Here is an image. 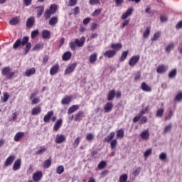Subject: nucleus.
<instances>
[{
  "label": "nucleus",
  "mask_w": 182,
  "mask_h": 182,
  "mask_svg": "<svg viewBox=\"0 0 182 182\" xmlns=\"http://www.w3.org/2000/svg\"><path fill=\"white\" fill-rule=\"evenodd\" d=\"M15 159H16V157L14 155H11V156H9L5 161V163H4L5 167H8L9 166H11L12 163H14V161H15Z\"/></svg>",
  "instance_id": "8"
},
{
  "label": "nucleus",
  "mask_w": 182,
  "mask_h": 182,
  "mask_svg": "<svg viewBox=\"0 0 182 182\" xmlns=\"http://www.w3.org/2000/svg\"><path fill=\"white\" fill-rule=\"evenodd\" d=\"M149 36H150V27H147L143 33V38H144V39H147Z\"/></svg>",
  "instance_id": "38"
},
{
  "label": "nucleus",
  "mask_w": 182,
  "mask_h": 182,
  "mask_svg": "<svg viewBox=\"0 0 182 182\" xmlns=\"http://www.w3.org/2000/svg\"><path fill=\"white\" fill-rule=\"evenodd\" d=\"M59 71V64L54 65L50 70V75L51 76H53L54 75H56L58 72Z\"/></svg>",
  "instance_id": "13"
},
{
  "label": "nucleus",
  "mask_w": 182,
  "mask_h": 182,
  "mask_svg": "<svg viewBox=\"0 0 182 182\" xmlns=\"http://www.w3.org/2000/svg\"><path fill=\"white\" fill-rule=\"evenodd\" d=\"M49 11H50V12L55 15V14H56V11H58V6L56 4H52L50 6V9Z\"/></svg>",
  "instance_id": "36"
},
{
  "label": "nucleus",
  "mask_w": 182,
  "mask_h": 182,
  "mask_svg": "<svg viewBox=\"0 0 182 182\" xmlns=\"http://www.w3.org/2000/svg\"><path fill=\"white\" fill-rule=\"evenodd\" d=\"M72 102V97H65L61 101L62 105H69Z\"/></svg>",
  "instance_id": "33"
},
{
  "label": "nucleus",
  "mask_w": 182,
  "mask_h": 182,
  "mask_svg": "<svg viewBox=\"0 0 182 182\" xmlns=\"http://www.w3.org/2000/svg\"><path fill=\"white\" fill-rule=\"evenodd\" d=\"M42 37L43 39H50V31L48 30L43 31Z\"/></svg>",
  "instance_id": "28"
},
{
  "label": "nucleus",
  "mask_w": 182,
  "mask_h": 182,
  "mask_svg": "<svg viewBox=\"0 0 182 182\" xmlns=\"http://www.w3.org/2000/svg\"><path fill=\"white\" fill-rule=\"evenodd\" d=\"M176 46V44H174V43H169L165 50L166 52V53H170V52H171V50H173V49H174V47Z\"/></svg>",
  "instance_id": "29"
},
{
  "label": "nucleus",
  "mask_w": 182,
  "mask_h": 182,
  "mask_svg": "<svg viewBox=\"0 0 182 182\" xmlns=\"http://www.w3.org/2000/svg\"><path fill=\"white\" fill-rule=\"evenodd\" d=\"M83 117H85V112L83 111H80L75 114L74 120L75 122H80Z\"/></svg>",
  "instance_id": "15"
},
{
  "label": "nucleus",
  "mask_w": 182,
  "mask_h": 182,
  "mask_svg": "<svg viewBox=\"0 0 182 182\" xmlns=\"http://www.w3.org/2000/svg\"><path fill=\"white\" fill-rule=\"evenodd\" d=\"M176 28L177 29H181L182 28V21H179L176 25Z\"/></svg>",
  "instance_id": "64"
},
{
  "label": "nucleus",
  "mask_w": 182,
  "mask_h": 182,
  "mask_svg": "<svg viewBox=\"0 0 182 182\" xmlns=\"http://www.w3.org/2000/svg\"><path fill=\"white\" fill-rule=\"evenodd\" d=\"M21 159L16 160L13 165L14 171H16L17 170H19V168H21Z\"/></svg>",
  "instance_id": "19"
},
{
  "label": "nucleus",
  "mask_w": 182,
  "mask_h": 182,
  "mask_svg": "<svg viewBox=\"0 0 182 182\" xmlns=\"http://www.w3.org/2000/svg\"><path fill=\"white\" fill-rule=\"evenodd\" d=\"M177 76V70L176 69H173L172 70L171 72H169L168 73V77L170 79H174V77Z\"/></svg>",
  "instance_id": "35"
},
{
  "label": "nucleus",
  "mask_w": 182,
  "mask_h": 182,
  "mask_svg": "<svg viewBox=\"0 0 182 182\" xmlns=\"http://www.w3.org/2000/svg\"><path fill=\"white\" fill-rule=\"evenodd\" d=\"M63 171H65V168L63 167V166H59L58 167H57L56 168L57 174H62Z\"/></svg>",
  "instance_id": "46"
},
{
  "label": "nucleus",
  "mask_w": 182,
  "mask_h": 182,
  "mask_svg": "<svg viewBox=\"0 0 182 182\" xmlns=\"http://www.w3.org/2000/svg\"><path fill=\"white\" fill-rule=\"evenodd\" d=\"M8 99H9V95L8 94V92H4V98L1 99V102L2 103H6L8 102Z\"/></svg>",
  "instance_id": "40"
},
{
  "label": "nucleus",
  "mask_w": 182,
  "mask_h": 182,
  "mask_svg": "<svg viewBox=\"0 0 182 182\" xmlns=\"http://www.w3.org/2000/svg\"><path fill=\"white\" fill-rule=\"evenodd\" d=\"M47 149L45 146H41V149L36 151V154H38V156L41 154H43L45 151H46Z\"/></svg>",
  "instance_id": "44"
},
{
  "label": "nucleus",
  "mask_w": 182,
  "mask_h": 182,
  "mask_svg": "<svg viewBox=\"0 0 182 182\" xmlns=\"http://www.w3.org/2000/svg\"><path fill=\"white\" fill-rule=\"evenodd\" d=\"M41 178H42V173L41 171H37L33 175V180L36 182L41 181Z\"/></svg>",
  "instance_id": "11"
},
{
  "label": "nucleus",
  "mask_w": 182,
  "mask_h": 182,
  "mask_svg": "<svg viewBox=\"0 0 182 182\" xmlns=\"http://www.w3.org/2000/svg\"><path fill=\"white\" fill-rule=\"evenodd\" d=\"M50 164H52V160L48 159L45 161L43 164L44 168H49L50 167Z\"/></svg>",
  "instance_id": "43"
},
{
  "label": "nucleus",
  "mask_w": 182,
  "mask_h": 182,
  "mask_svg": "<svg viewBox=\"0 0 182 182\" xmlns=\"http://www.w3.org/2000/svg\"><path fill=\"white\" fill-rule=\"evenodd\" d=\"M164 113V109H159L156 111V117H162L163 114Z\"/></svg>",
  "instance_id": "51"
},
{
  "label": "nucleus",
  "mask_w": 182,
  "mask_h": 182,
  "mask_svg": "<svg viewBox=\"0 0 182 182\" xmlns=\"http://www.w3.org/2000/svg\"><path fill=\"white\" fill-rule=\"evenodd\" d=\"M105 167H106V161H102L101 162H100V164H98V168L100 170H102V168H105Z\"/></svg>",
  "instance_id": "53"
},
{
  "label": "nucleus",
  "mask_w": 182,
  "mask_h": 182,
  "mask_svg": "<svg viewBox=\"0 0 182 182\" xmlns=\"http://www.w3.org/2000/svg\"><path fill=\"white\" fill-rule=\"evenodd\" d=\"M141 115L140 114H138L135 117H134L133 119V122L134 123H137V122L139 120H140V119H141Z\"/></svg>",
  "instance_id": "59"
},
{
  "label": "nucleus",
  "mask_w": 182,
  "mask_h": 182,
  "mask_svg": "<svg viewBox=\"0 0 182 182\" xmlns=\"http://www.w3.org/2000/svg\"><path fill=\"white\" fill-rule=\"evenodd\" d=\"M96 60H97V54L96 53L91 54L90 56V63H95Z\"/></svg>",
  "instance_id": "30"
},
{
  "label": "nucleus",
  "mask_w": 182,
  "mask_h": 182,
  "mask_svg": "<svg viewBox=\"0 0 182 182\" xmlns=\"http://www.w3.org/2000/svg\"><path fill=\"white\" fill-rule=\"evenodd\" d=\"M77 65L76 63L70 64L65 70V75H70V73L75 72V69H76V66Z\"/></svg>",
  "instance_id": "5"
},
{
  "label": "nucleus",
  "mask_w": 182,
  "mask_h": 182,
  "mask_svg": "<svg viewBox=\"0 0 182 182\" xmlns=\"http://www.w3.org/2000/svg\"><path fill=\"white\" fill-rule=\"evenodd\" d=\"M58 21H59V18H58V16L52 17L49 21V25H50V26H53L56 23H58Z\"/></svg>",
  "instance_id": "31"
},
{
  "label": "nucleus",
  "mask_w": 182,
  "mask_h": 182,
  "mask_svg": "<svg viewBox=\"0 0 182 182\" xmlns=\"http://www.w3.org/2000/svg\"><path fill=\"white\" fill-rule=\"evenodd\" d=\"M141 90L144 92H151V88L146 82H142L141 85Z\"/></svg>",
  "instance_id": "22"
},
{
  "label": "nucleus",
  "mask_w": 182,
  "mask_h": 182,
  "mask_svg": "<svg viewBox=\"0 0 182 182\" xmlns=\"http://www.w3.org/2000/svg\"><path fill=\"white\" fill-rule=\"evenodd\" d=\"M159 159L161 161H166L167 160V154L164 152L160 154Z\"/></svg>",
  "instance_id": "47"
},
{
  "label": "nucleus",
  "mask_w": 182,
  "mask_h": 182,
  "mask_svg": "<svg viewBox=\"0 0 182 182\" xmlns=\"http://www.w3.org/2000/svg\"><path fill=\"white\" fill-rule=\"evenodd\" d=\"M86 42V37L82 36L80 39L79 38H75L74 42L71 41L69 45L70 48L72 50H76V46L77 48H82L83 45H85V43Z\"/></svg>",
  "instance_id": "2"
},
{
  "label": "nucleus",
  "mask_w": 182,
  "mask_h": 182,
  "mask_svg": "<svg viewBox=\"0 0 182 182\" xmlns=\"http://www.w3.org/2000/svg\"><path fill=\"white\" fill-rule=\"evenodd\" d=\"M41 112H42V109L41 108V107H36L33 108V109L31 111V114L33 116H36V115L41 114Z\"/></svg>",
  "instance_id": "21"
},
{
  "label": "nucleus",
  "mask_w": 182,
  "mask_h": 182,
  "mask_svg": "<svg viewBox=\"0 0 182 182\" xmlns=\"http://www.w3.org/2000/svg\"><path fill=\"white\" fill-rule=\"evenodd\" d=\"M44 11H45V7H43V6H40L37 7V17L41 18V15L43 14Z\"/></svg>",
  "instance_id": "23"
},
{
  "label": "nucleus",
  "mask_w": 182,
  "mask_h": 182,
  "mask_svg": "<svg viewBox=\"0 0 182 182\" xmlns=\"http://www.w3.org/2000/svg\"><path fill=\"white\" fill-rule=\"evenodd\" d=\"M39 34V30H35L31 32V39H35Z\"/></svg>",
  "instance_id": "52"
},
{
  "label": "nucleus",
  "mask_w": 182,
  "mask_h": 182,
  "mask_svg": "<svg viewBox=\"0 0 182 182\" xmlns=\"http://www.w3.org/2000/svg\"><path fill=\"white\" fill-rule=\"evenodd\" d=\"M116 134L114 132H111L109 135L105 138L104 141L108 143L109 141H112L114 138Z\"/></svg>",
  "instance_id": "27"
},
{
  "label": "nucleus",
  "mask_w": 182,
  "mask_h": 182,
  "mask_svg": "<svg viewBox=\"0 0 182 182\" xmlns=\"http://www.w3.org/2000/svg\"><path fill=\"white\" fill-rule=\"evenodd\" d=\"M72 58V53L70 51H67L63 55V60H69Z\"/></svg>",
  "instance_id": "24"
},
{
  "label": "nucleus",
  "mask_w": 182,
  "mask_h": 182,
  "mask_svg": "<svg viewBox=\"0 0 182 182\" xmlns=\"http://www.w3.org/2000/svg\"><path fill=\"white\" fill-rule=\"evenodd\" d=\"M127 174H122L119 177V182H127Z\"/></svg>",
  "instance_id": "49"
},
{
  "label": "nucleus",
  "mask_w": 182,
  "mask_h": 182,
  "mask_svg": "<svg viewBox=\"0 0 182 182\" xmlns=\"http://www.w3.org/2000/svg\"><path fill=\"white\" fill-rule=\"evenodd\" d=\"M53 116V111H49L47 113V114L44 116V118H43L44 123H49Z\"/></svg>",
  "instance_id": "10"
},
{
  "label": "nucleus",
  "mask_w": 182,
  "mask_h": 182,
  "mask_svg": "<svg viewBox=\"0 0 182 182\" xmlns=\"http://www.w3.org/2000/svg\"><path fill=\"white\" fill-rule=\"evenodd\" d=\"M117 139H123L124 137V131L123 129H119L117 132Z\"/></svg>",
  "instance_id": "37"
},
{
  "label": "nucleus",
  "mask_w": 182,
  "mask_h": 182,
  "mask_svg": "<svg viewBox=\"0 0 182 182\" xmlns=\"http://www.w3.org/2000/svg\"><path fill=\"white\" fill-rule=\"evenodd\" d=\"M62 123H63V120H62V119H58L54 124L53 131L58 132V130L62 127Z\"/></svg>",
  "instance_id": "16"
},
{
  "label": "nucleus",
  "mask_w": 182,
  "mask_h": 182,
  "mask_svg": "<svg viewBox=\"0 0 182 182\" xmlns=\"http://www.w3.org/2000/svg\"><path fill=\"white\" fill-rule=\"evenodd\" d=\"M116 55V50H107L104 53V56L106 58H113Z\"/></svg>",
  "instance_id": "14"
},
{
  "label": "nucleus",
  "mask_w": 182,
  "mask_h": 182,
  "mask_svg": "<svg viewBox=\"0 0 182 182\" xmlns=\"http://www.w3.org/2000/svg\"><path fill=\"white\" fill-rule=\"evenodd\" d=\"M18 22H19V18L15 17V18H13L11 20H10L9 23L10 25H18Z\"/></svg>",
  "instance_id": "41"
},
{
  "label": "nucleus",
  "mask_w": 182,
  "mask_h": 182,
  "mask_svg": "<svg viewBox=\"0 0 182 182\" xmlns=\"http://www.w3.org/2000/svg\"><path fill=\"white\" fill-rule=\"evenodd\" d=\"M129 55V50L127 51H124L122 53V55L119 58L120 62H124V60H126V58H127V55Z\"/></svg>",
  "instance_id": "34"
},
{
  "label": "nucleus",
  "mask_w": 182,
  "mask_h": 182,
  "mask_svg": "<svg viewBox=\"0 0 182 182\" xmlns=\"http://www.w3.org/2000/svg\"><path fill=\"white\" fill-rule=\"evenodd\" d=\"M150 154H151V149H147V150L144 152V156L145 158H147V157H149V156H150Z\"/></svg>",
  "instance_id": "62"
},
{
  "label": "nucleus",
  "mask_w": 182,
  "mask_h": 182,
  "mask_svg": "<svg viewBox=\"0 0 182 182\" xmlns=\"http://www.w3.org/2000/svg\"><path fill=\"white\" fill-rule=\"evenodd\" d=\"M77 4V0H70L68 2L69 6H75Z\"/></svg>",
  "instance_id": "60"
},
{
  "label": "nucleus",
  "mask_w": 182,
  "mask_h": 182,
  "mask_svg": "<svg viewBox=\"0 0 182 182\" xmlns=\"http://www.w3.org/2000/svg\"><path fill=\"white\" fill-rule=\"evenodd\" d=\"M24 136H25V133L23 132H17L14 136V140L16 141H19L21 139H22V137H23Z\"/></svg>",
  "instance_id": "25"
},
{
  "label": "nucleus",
  "mask_w": 182,
  "mask_h": 182,
  "mask_svg": "<svg viewBox=\"0 0 182 182\" xmlns=\"http://www.w3.org/2000/svg\"><path fill=\"white\" fill-rule=\"evenodd\" d=\"M35 25V17L31 16L27 19V21L26 23V28H28V29H31Z\"/></svg>",
  "instance_id": "7"
},
{
  "label": "nucleus",
  "mask_w": 182,
  "mask_h": 182,
  "mask_svg": "<svg viewBox=\"0 0 182 182\" xmlns=\"http://www.w3.org/2000/svg\"><path fill=\"white\" fill-rule=\"evenodd\" d=\"M139 60H140V55L132 56L129 61V66L133 68Z\"/></svg>",
  "instance_id": "4"
},
{
  "label": "nucleus",
  "mask_w": 182,
  "mask_h": 182,
  "mask_svg": "<svg viewBox=\"0 0 182 182\" xmlns=\"http://www.w3.org/2000/svg\"><path fill=\"white\" fill-rule=\"evenodd\" d=\"M35 73H36V69H35V68H32L26 71L24 76L29 77L32 76V75H35Z\"/></svg>",
  "instance_id": "18"
},
{
  "label": "nucleus",
  "mask_w": 182,
  "mask_h": 182,
  "mask_svg": "<svg viewBox=\"0 0 182 182\" xmlns=\"http://www.w3.org/2000/svg\"><path fill=\"white\" fill-rule=\"evenodd\" d=\"M1 74L3 76H6V77L9 80L14 77V75H15L14 72L11 71V68L5 67L1 70Z\"/></svg>",
  "instance_id": "3"
},
{
  "label": "nucleus",
  "mask_w": 182,
  "mask_h": 182,
  "mask_svg": "<svg viewBox=\"0 0 182 182\" xmlns=\"http://www.w3.org/2000/svg\"><path fill=\"white\" fill-rule=\"evenodd\" d=\"M146 113H149V107H146L145 109H141V111L139 113L141 117H143V114H146Z\"/></svg>",
  "instance_id": "57"
},
{
  "label": "nucleus",
  "mask_w": 182,
  "mask_h": 182,
  "mask_svg": "<svg viewBox=\"0 0 182 182\" xmlns=\"http://www.w3.org/2000/svg\"><path fill=\"white\" fill-rule=\"evenodd\" d=\"M112 109H113V104L112 102H107L104 106L105 113H109V112H112Z\"/></svg>",
  "instance_id": "17"
},
{
  "label": "nucleus",
  "mask_w": 182,
  "mask_h": 182,
  "mask_svg": "<svg viewBox=\"0 0 182 182\" xmlns=\"http://www.w3.org/2000/svg\"><path fill=\"white\" fill-rule=\"evenodd\" d=\"M90 5H97V4H100V0H90L89 1Z\"/></svg>",
  "instance_id": "58"
},
{
  "label": "nucleus",
  "mask_w": 182,
  "mask_h": 182,
  "mask_svg": "<svg viewBox=\"0 0 182 182\" xmlns=\"http://www.w3.org/2000/svg\"><path fill=\"white\" fill-rule=\"evenodd\" d=\"M64 141H66V137L62 134L60 135L57 134L56 139H55V143H57V144H60V143H63Z\"/></svg>",
  "instance_id": "12"
},
{
  "label": "nucleus",
  "mask_w": 182,
  "mask_h": 182,
  "mask_svg": "<svg viewBox=\"0 0 182 182\" xmlns=\"http://www.w3.org/2000/svg\"><path fill=\"white\" fill-rule=\"evenodd\" d=\"M93 140H95V135L92 133L87 134L86 136V141L92 142Z\"/></svg>",
  "instance_id": "39"
},
{
  "label": "nucleus",
  "mask_w": 182,
  "mask_h": 182,
  "mask_svg": "<svg viewBox=\"0 0 182 182\" xmlns=\"http://www.w3.org/2000/svg\"><path fill=\"white\" fill-rule=\"evenodd\" d=\"M80 137H77V139L74 141V143L73 144V146L75 149L79 146V143H80Z\"/></svg>",
  "instance_id": "50"
},
{
  "label": "nucleus",
  "mask_w": 182,
  "mask_h": 182,
  "mask_svg": "<svg viewBox=\"0 0 182 182\" xmlns=\"http://www.w3.org/2000/svg\"><path fill=\"white\" fill-rule=\"evenodd\" d=\"M158 38H160V33L156 32L154 34V36H153L151 41H155L157 40Z\"/></svg>",
  "instance_id": "61"
},
{
  "label": "nucleus",
  "mask_w": 182,
  "mask_h": 182,
  "mask_svg": "<svg viewBox=\"0 0 182 182\" xmlns=\"http://www.w3.org/2000/svg\"><path fill=\"white\" fill-rule=\"evenodd\" d=\"M140 136L142 140H145L146 141H147V140H149V139L150 138V132L149 131V129L142 131L140 134Z\"/></svg>",
  "instance_id": "6"
},
{
  "label": "nucleus",
  "mask_w": 182,
  "mask_h": 182,
  "mask_svg": "<svg viewBox=\"0 0 182 182\" xmlns=\"http://www.w3.org/2000/svg\"><path fill=\"white\" fill-rule=\"evenodd\" d=\"M131 15H133V8L132 7L129 8L127 11L124 14H122V19H127V18H129V16H131Z\"/></svg>",
  "instance_id": "9"
},
{
  "label": "nucleus",
  "mask_w": 182,
  "mask_h": 182,
  "mask_svg": "<svg viewBox=\"0 0 182 182\" xmlns=\"http://www.w3.org/2000/svg\"><path fill=\"white\" fill-rule=\"evenodd\" d=\"M175 100L176 102H181L182 101V92H179L175 97Z\"/></svg>",
  "instance_id": "54"
},
{
  "label": "nucleus",
  "mask_w": 182,
  "mask_h": 182,
  "mask_svg": "<svg viewBox=\"0 0 182 182\" xmlns=\"http://www.w3.org/2000/svg\"><path fill=\"white\" fill-rule=\"evenodd\" d=\"M167 69L168 68L166 65H159L156 68V72L157 73H164V72H167Z\"/></svg>",
  "instance_id": "20"
},
{
  "label": "nucleus",
  "mask_w": 182,
  "mask_h": 182,
  "mask_svg": "<svg viewBox=\"0 0 182 182\" xmlns=\"http://www.w3.org/2000/svg\"><path fill=\"white\" fill-rule=\"evenodd\" d=\"M52 15H53V13H51L50 10H49V9L46 10V11L44 13V16H45L46 19H49V18H50V16H52Z\"/></svg>",
  "instance_id": "42"
},
{
  "label": "nucleus",
  "mask_w": 182,
  "mask_h": 182,
  "mask_svg": "<svg viewBox=\"0 0 182 182\" xmlns=\"http://www.w3.org/2000/svg\"><path fill=\"white\" fill-rule=\"evenodd\" d=\"M111 48L112 49H117V50H119V49H122V44H120V43H112L111 45Z\"/></svg>",
  "instance_id": "45"
},
{
  "label": "nucleus",
  "mask_w": 182,
  "mask_h": 182,
  "mask_svg": "<svg viewBox=\"0 0 182 182\" xmlns=\"http://www.w3.org/2000/svg\"><path fill=\"white\" fill-rule=\"evenodd\" d=\"M43 48V44H36L34 48H33V50H39V49Z\"/></svg>",
  "instance_id": "55"
},
{
  "label": "nucleus",
  "mask_w": 182,
  "mask_h": 182,
  "mask_svg": "<svg viewBox=\"0 0 182 182\" xmlns=\"http://www.w3.org/2000/svg\"><path fill=\"white\" fill-rule=\"evenodd\" d=\"M110 145H111V149L114 150V149H116L117 146V140L116 139L112 140L110 143Z\"/></svg>",
  "instance_id": "48"
},
{
  "label": "nucleus",
  "mask_w": 182,
  "mask_h": 182,
  "mask_svg": "<svg viewBox=\"0 0 182 182\" xmlns=\"http://www.w3.org/2000/svg\"><path fill=\"white\" fill-rule=\"evenodd\" d=\"M145 123H147V117H143L140 119V124H145Z\"/></svg>",
  "instance_id": "63"
},
{
  "label": "nucleus",
  "mask_w": 182,
  "mask_h": 182,
  "mask_svg": "<svg viewBox=\"0 0 182 182\" xmlns=\"http://www.w3.org/2000/svg\"><path fill=\"white\" fill-rule=\"evenodd\" d=\"M76 110H79V105H73L68 109V114H72V113H75Z\"/></svg>",
  "instance_id": "26"
},
{
  "label": "nucleus",
  "mask_w": 182,
  "mask_h": 182,
  "mask_svg": "<svg viewBox=\"0 0 182 182\" xmlns=\"http://www.w3.org/2000/svg\"><path fill=\"white\" fill-rule=\"evenodd\" d=\"M114 96H116V92L114 90H111L107 95V101L110 102L112 99H114Z\"/></svg>",
  "instance_id": "32"
},
{
  "label": "nucleus",
  "mask_w": 182,
  "mask_h": 182,
  "mask_svg": "<svg viewBox=\"0 0 182 182\" xmlns=\"http://www.w3.org/2000/svg\"><path fill=\"white\" fill-rule=\"evenodd\" d=\"M23 50V55H28L29 51L31 50V48H32V44L29 43V37L28 36H24L23 39L18 38L14 44L13 45V48L16 50L20 46H25Z\"/></svg>",
  "instance_id": "1"
},
{
  "label": "nucleus",
  "mask_w": 182,
  "mask_h": 182,
  "mask_svg": "<svg viewBox=\"0 0 182 182\" xmlns=\"http://www.w3.org/2000/svg\"><path fill=\"white\" fill-rule=\"evenodd\" d=\"M171 124H169L168 126H166L165 128H164V133H169V132L171 131Z\"/></svg>",
  "instance_id": "56"
}]
</instances>
